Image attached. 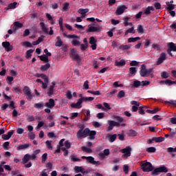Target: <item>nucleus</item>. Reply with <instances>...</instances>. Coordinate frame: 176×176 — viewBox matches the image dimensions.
I'll return each mask as SVG.
<instances>
[{
	"label": "nucleus",
	"instance_id": "nucleus-1",
	"mask_svg": "<svg viewBox=\"0 0 176 176\" xmlns=\"http://www.w3.org/2000/svg\"><path fill=\"white\" fill-rule=\"evenodd\" d=\"M96 131H90V129L86 128L84 130H78L77 132V138L82 140V138H86L87 135L89 136V140H94L96 138Z\"/></svg>",
	"mask_w": 176,
	"mask_h": 176
},
{
	"label": "nucleus",
	"instance_id": "nucleus-2",
	"mask_svg": "<svg viewBox=\"0 0 176 176\" xmlns=\"http://www.w3.org/2000/svg\"><path fill=\"white\" fill-rule=\"evenodd\" d=\"M152 71H153V69L150 68L147 69L145 65H142L140 72V76H142L143 78H146L149 76L150 74H152Z\"/></svg>",
	"mask_w": 176,
	"mask_h": 176
},
{
	"label": "nucleus",
	"instance_id": "nucleus-3",
	"mask_svg": "<svg viewBox=\"0 0 176 176\" xmlns=\"http://www.w3.org/2000/svg\"><path fill=\"white\" fill-rule=\"evenodd\" d=\"M142 170H143L144 173H149V171H152L153 170V166L151 162L143 161L142 162Z\"/></svg>",
	"mask_w": 176,
	"mask_h": 176
},
{
	"label": "nucleus",
	"instance_id": "nucleus-4",
	"mask_svg": "<svg viewBox=\"0 0 176 176\" xmlns=\"http://www.w3.org/2000/svg\"><path fill=\"white\" fill-rule=\"evenodd\" d=\"M168 169L165 166H161L159 168H156L151 172L152 175H159L160 173H167Z\"/></svg>",
	"mask_w": 176,
	"mask_h": 176
},
{
	"label": "nucleus",
	"instance_id": "nucleus-5",
	"mask_svg": "<svg viewBox=\"0 0 176 176\" xmlns=\"http://www.w3.org/2000/svg\"><path fill=\"white\" fill-rule=\"evenodd\" d=\"M120 152L121 153H124L122 155V157L123 159H127V157H129V156H131V147L126 146L125 148L121 149Z\"/></svg>",
	"mask_w": 176,
	"mask_h": 176
},
{
	"label": "nucleus",
	"instance_id": "nucleus-6",
	"mask_svg": "<svg viewBox=\"0 0 176 176\" xmlns=\"http://www.w3.org/2000/svg\"><path fill=\"white\" fill-rule=\"evenodd\" d=\"M23 91L25 96H26L27 100H28L29 101H31L32 98H34V95L31 94V89H30L29 87L28 86L24 87Z\"/></svg>",
	"mask_w": 176,
	"mask_h": 176
},
{
	"label": "nucleus",
	"instance_id": "nucleus-7",
	"mask_svg": "<svg viewBox=\"0 0 176 176\" xmlns=\"http://www.w3.org/2000/svg\"><path fill=\"white\" fill-rule=\"evenodd\" d=\"M82 159H86L89 163L91 164H94V166H100L101 164V162L100 161H96L94 160V157L89 156V157H86V156H82L81 157Z\"/></svg>",
	"mask_w": 176,
	"mask_h": 176
},
{
	"label": "nucleus",
	"instance_id": "nucleus-8",
	"mask_svg": "<svg viewBox=\"0 0 176 176\" xmlns=\"http://www.w3.org/2000/svg\"><path fill=\"white\" fill-rule=\"evenodd\" d=\"M101 28L100 26H94V25H89L86 30L87 32H100Z\"/></svg>",
	"mask_w": 176,
	"mask_h": 176
},
{
	"label": "nucleus",
	"instance_id": "nucleus-9",
	"mask_svg": "<svg viewBox=\"0 0 176 176\" xmlns=\"http://www.w3.org/2000/svg\"><path fill=\"white\" fill-rule=\"evenodd\" d=\"M149 83V81L147 80L140 82L136 80L133 82V87H140V86H148Z\"/></svg>",
	"mask_w": 176,
	"mask_h": 176
},
{
	"label": "nucleus",
	"instance_id": "nucleus-10",
	"mask_svg": "<svg viewBox=\"0 0 176 176\" xmlns=\"http://www.w3.org/2000/svg\"><path fill=\"white\" fill-rule=\"evenodd\" d=\"M70 57L76 60V61H80V57L76 53V50L75 49H72L70 51Z\"/></svg>",
	"mask_w": 176,
	"mask_h": 176
},
{
	"label": "nucleus",
	"instance_id": "nucleus-11",
	"mask_svg": "<svg viewBox=\"0 0 176 176\" xmlns=\"http://www.w3.org/2000/svg\"><path fill=\"white\" fill-rule=\"evenodd\" d=\"M70 39H73L72 41V45L73 46H79L80 45V38L74 34V37H71Z\"/></svg>",
	"mask_w": 176,
	"mask_h": 176
},
{
	"label": "nucleus",
	"instance_id": "nucleus-12",
	"mask_svg": "<svg viewBox=\"0 0 176 176\" xmlns=\"http://www.w3.org/2000/svg\"><path fill=\"white\" fill-rule=\"evenodd\" d=\"M168 50H167V52L168 54H170V56H173V54L171 53V52H176L175 44L174 43H168Z\"/></svg>",
	"mask_w": 176,
	"mask_h": 176
},
{
	"label": "nucleus",
	"instance_id": "nucleus-13",
	"mask_svg": "<svg viewBox=\"0 0 176 176\" xmlns=\"http://www.w3.org/2000/svg\"><path fill=\"white\" fill-rule=\"evenodd\" d=\"M2 46L6 52H12L13 50V45H10V43L8 41L3 42Z\"/></svg>",
	"mask_w": 176,
	"mask_h": 176
},
{
	"label": "nucleus",
	"instance_id": "nucleus-14",
	"mask_svg": "<svg viewBox=\"0 0 176 176\" xmlns=\"http://www.w3.org/2000/svg\"><path fill=\"white\" fill-rule=\"evenodd\" d=\"M125 9H127V7L126 6H120L117 8V10L116 11V14L117 16H120V14H123L124 13Z\"/></svg>",
	"mask_w": 176,
	"mask_h": 176
},
{
	"label": "nucleus",
	"instance_id": "nucleus-15",
	"mask_svg": "<svg viewBox=\"0 0 176 176\" xmlns=\"http://www.w3.org/2000/svg\"><path fill=\"white\" fill-rule=\"evenodd\" d=\"M83 102V99L81 98H80L76 103H72L71 104L72 108H76L77 109H80L82 108V104Z\"/></svg>",
	"mask_w": 176,
	"mask_h": 176
},
{
	"label": "nucleus",
	"instance_id": "nucleus-16",
	"mask_svg": "<svg viewBox=\"0 0 176 176\" xmlns=\"http://www.w3.org/2000/svg\"><path fill=\"white\" fill-rule=\"evenodd\" d=\"M55 106L56 102H54V99L53 98L50 99L48 102L45 104V107H46V108H50V109H52V108H54Z\"/></svg>",
	"mask_w": 176,
	"mask_h": 176
},
{
	"label": "nucleus",
	"instance_id": "nucleus-17",
	"mask_svg": "<svg viewBox=\"0 0 176 176\" xmlns=\"http://www.w3.org/2000/svg\"><path fill=\"white\" fill-rule=\"evenodd\" d=\"M89 43L91 45V47L92 49V50H96V49H97V40H96V38L93 36L90 37L89 38Z\"/></svg>",
	"mask_w": 176,
	"mask_h": 176
},
{
	"label": "nucleus",
	"instance_id": "nucleus-18",
	"mask_svg": "<svg viewBox=\"0 0 176 176\" xmlns=\"http://www.w3.org/2000/svg\"><path fill=\"white\" fill-rule=\"evenodd\" d=\"M131 105H135L131 107V111L132 112H137L138 111V107H140V102H137L135 100H133L131 102Z\"/></svg>",
	"mask_w": 176,
	"mask_h": 176
},
{
	"label": "nucleus",
	"instance_id": "nucleus-19",
	"mask_svg": "<svg viewBox=\"0 0 176 176\" xmlns=\"http://www.w3.org/2000/svg\"><path fill=\"white\" fill-rule=\"evenodd\" d=\"M166 53L162 52L160 54V58L157 61V65H160V64H162V63L164 61V60H166Z\"/></svg>",
	"mask_w": 176,
	"mask_h": 176
},
{
	"label": "nucleus",
	"instance_id": "nucleus-20",
	"mask_svg": "<svg viewBox=\"0 0 176 176\" xmlns=\"http://www.w3.org/2000/svg\"><path fill=\"white\" fill-rule=\"evenodd\" d=\"M30 160H32V156L30 154H25L22 159V162L23 164H26Z\"/></svg>",
	"mask_w": 176,
	"mask_h": 176
},
{
	"label": "nucleus",
	"instance_id": "nucleus-21",
	"mask_svg": "<svg viewBox=\"0 0 176 176\" xmlns=\"http://www.w3.org/2000/svg\"><path fill=\"white\" fill-rule=\"evenodd\" d=\"M12 134H14V131L11 130L7 134L3 135H2V138L5 141H8V140H9L12 137Z\"/></svg>",
	"mask_w": 176,
	"mask_h": 176
},
{
	"label": "nucleus",
	"instance_id": "nucleus-22",
	"mask_svg": "<svg viewBox=\"0 0 176 176\" xmlns=\"http://www.w3.org/2000/svg\"><path fill=\"white\" fill-rule=\"evenodd\" d=\"M75 173H82V174H86L87 170H85L83 166H75L74 167Z\"/></svg>",
	"mask_w": 176,
	"mask_h": 176
},
{
	"label": "nucleus",
	"instance_id": "nucleus-23",
	"mask_svg": "<svg viewBox=\"0 0 176 176\" xmlns=\"http://www.w3.org/2000/svg\"><path fill=\"white\" fill-rule=\"evenodd\" d=\"M31 146V144L29 143L25 144H21L19 145L16 149L17 151H23V149H27V148H30Z\"/></svg>",
	"mask_w": 176,
	"mask_h": 176
},
{
	"label": "nucleus",
	"instance_id": "nucleus-24",
	"mask_svg": "<svg viewBox=\"0 0 176 176\" xmlns=\"http://www.w3.org/2000/svg\"><path fill=\"white\" fill-rule=\"evenodd\" d=\"M57 41L55 43V46H56V47H61V46H63V41L61 40V37H60L59 36L56 37Z\"/></svg>",
	"mask_w": 176,
	"mask_h": 176
},
{
	"label": "nucleus",
	"instance_id": "nucleus-25",
	"mask_svg": "<svg viewBox=\"0 0 176 176\" xmlns=\"http://www.w3.org/2000/svg\"><path fill=\"white\" fill-rule=\"evenodd\" d=\"M117 121L118 122H115L114 121V127H120V123H122V122H123V118H120V117H116Z\"/></svg>",
	"mask_w": 176,
	"mask_h": 176
},
{
	"label": "nucleus",
	"instance_id": "nucleus-26",
	"mask_svg": "<svg viewBox=\"0 0 176 176\" xmlns=\"http://www.w3.org/2000/svg\"><path fill=\"white\" fill-rule=\"evenodd\" d=\"M50 68V63H46L45 65H41L40 69L42 72H45V71H47Z\"/></svg>",
	"mask_w": 176,
	"mask_h": 176
},
{
	"label": "nucleus",
	"instance_id": "nucleus-27",
	"mask_svg": "<svg viewBox=\"0 0 176 176\" xmlns=\"http://www.w3.org/2000/svg\"><path fill=\"white\" fill-rule=\"evenodd\" d=\"M131 47V45H122L118 47V50H129Z\"/></svg>",
	"mask_w": 176,
	"mask_h": 176
},
{
	"label": "nucleus",
	"instance_id": "nucleus-28",
	"mask_svg": "<svg viewBox=\"0 0 176 176\" xmlns=\"http://www.w3.org/2000/svg\"><path fill=\"white\" fill-rule=\"evenodd\" d=\"M115 65L116 67H123V65H126V61L124 60H121L120 61L116 60L115 62Z\"/></svg>",
	"mask_w": 176,
	"mask_h": 176
},
{
	"label": "nucleus",
	"instance_id": "nucleus-29",
	"mask_svg": "<svg viewBox=\"0 0 176 176\" xmlns=\"http://www.w3.org/2000/svg\"><path fill=\"white\" fill-rule=\"evenodd\" d=\"M34 107L36 108V109H43V107H45V104L41 102L34 104Z\"/></svg>",
	"mask_w": 176,
	"mask_h": 176
},
{
	"label": "nucleus",
	"instance_id": "nucleus-30",
	"mask_svg": "<svg viewBox=\"0 0 176 176\" xmlns=\"http://www.w3.org/2000/svg\"><path fill=\"white\" fill-rule=\"evenodd\" d=\"M151 10L153 11L155 10V8H153V6L147 7L146 10L144 11V14H151Z\"/></svg>",
	"mask_w": 176,
	"mask_h": 176
},
{
	"label": "nucleus",
	"instance_id": "nucleus-31",
	"mask_svg": "<svg viewBox=\"0 0 176 176\" xmlns=\"http://www.w3.org/2000/svg\"><path fill=\"white\" fill-rule=\"evenodd\" d=\"M34 76H36V78H42V79H44L45 82H47V77L44 74H36Z\"/></svg>",
	"mask_w": 176,
	"mask_h": 176
},
{
	"label": "nucleus",
	"instance_id": "nucleus-32",
	"mask_svg": "<svg viewBox=\"0 0 176 176\" xmlns=\"http://www.w3.org/2000/svg\"><path fill=\"white\" fill-rule=\"evenodd\" d=\"M40 26L43 32H45V34H47L49 32V30H47V28H46V26L45 25V23L41 22L40 23Z\"/></svg>",
	"mask_w": 176,
	"mask_h": 176
},
{
	"label": "nucleus",
	"instance_id": "nucleus-33",
	"mask_svg": "<svg viewBox=\"0 0 176 176\" xmlns=\"http://www.w3.org/2000/svg\"><path fill=\"white\" fill-rule=\"evenodd\" d=\"M39 153H41V149L34 151L32 155H32V160H35V159H36V155H39Z\"/></svg>",
	"mask_w": 176,
	"mask_h": 176
},
{
	"label": "nucleus",
	"instance_id": "nucleus-34",
	"mask_svg": "<svg viewBox=\"0 0 176 176\" xmlns=\"http://www.w3.org/2000/svg\"><path fill=\"white\" fill-rule=\"evenodd\" d=\"M129 34H135V30H134V26H132L131 28L128 29L125 32V36L129 35Z\"/></svg>",
	"mask_w": 176,
	"mask_h": 176
},
{
	"label": "nucleus",
	"instance_id": "nucleus-35",
	"mask_svg": "<svg viewBox=\"0 0 176 176\" xmlns=\"http://www.w3.org/2000/svg\"><path fill=\"white\" fill-rule=\"evenodd\" d=\"M63 6L62 8L63 12H67L68 9H69V3L65 2L63 3Z\"/></svg>",
	"mask_w": 176,
	"mask_h": 176
},
{
	"label": "nucleus",
	"instance_id": "nucleus-36",
	"mask_svg": "<svg viewBox=\"0 0 176 176\" xmlns=\"http://www.w3.org/2000/svg\"><path fill=\"white\" fill-rule=\"evenodd\" d=\"M161 83H165L167 86H171L172 85H175V81L171 80H166L165 81H161Z\"/></svg>",
	"mask_w": 176,
	"mask_h": 176
},
{
	"label": "nucleus",
	"instance_id": "nucleus-37",
	"mask_svg": "<svg viewBox=\"0 0 176 176\" xmlns=\"http://www.w3.org/2000/svg\"><path fill=\"white\" fill-rule=\"evenodd\" d=\"M45 145L47 149L52 151L53 149V146L52 145V140H47L45 142Z\"/></svg>",
	"mask_w": 176,
	"mask_h": 176
},
{
	"label": "nucleus",
	"instance_id": "nucleus-38",
	"mask_svg": "<svg viewBox=\"0 0 176 176\" xmlns=\"http://www.w3.org/2000/svg\"><path fill=\"white\" fill-rule=\"evenodd\" d=\"M140 39H141V38L140 37H131L128 39V43H134V42H137V41H140Z\"/></svg>",
	"mask_w": 176,
	"mask_h": 176
},
{
	"label": "nucleus",
	"instance_id": "nucleus-39",
	"mask_svg": "<svg viewBox=\"0 0 176 176\" xmlns=\"http://www.w3.org/2000/svg\"><path fill=\"white\" fill-rule=\"evenodd\" d=\"M88 12H89V9L87 8H85V9L80 8L78 10V13H80V14H82V16L86 14V13H88Z\"/></svg>",
	"mask_w": 176,
	"mask_h": 176
},
{
	"label": "nucleus",
	"instance_id": "nucleus-40",
	"mask_svg": "<svg viewBox=\"0 0 176 176\" xmlns=\"http://www.w3.org/2000/svg\"><path fill=\"white\" fill-rule=\"evenodd\" d=\"M47 90V94L50 97V96H52L54 91V87L53 86H50Z\"/></svg>",
	"mask_w": 176,
	"mask_h": 176
},
{
	"label": "nucleus",
	"instance_id": "nucleus-41",
	"mask_svg": "<svg viewBox=\"0 0 176 176\" xmlns=\"http://www.w3.org/2000/svg\"><path fill=\"white\" fill-rule=\"evenodd\" d=\"M116 134L114 135H109V142H113L116 140Z\"/></svg>",
	"mask_w": 176,
	"mask_h": 176
},
{
	"label": "nucleus",
	"instance_id": "nucleus-42",
	"mask_svg": "<svg viewBox=\"0 0 176 176\" xmlns=\"http://www.w3.org/2000/svg\"><path fill=\"white\" fill-rule=\"evenodd\" d=\"M166 5L168 6L167 8L168 10H170V11L173 10V9L175 8V5L170 4L169 1L166 2Z\"/></svg>",
	"mask_w": 176,
	"mask_h": 176
},
{
	"label": "nucleus",
	"instance_id": "nucleus-43",
	"mask_svg": "<svg viewBox=\"0 0 176 176\" xmlns=\"http://www.w3.org/2000/svg\"><path fill=\"white\" fill-rule=\"evenodd\" d=\"M153 140L155 141V142H163V141H164V138L163 137L153 138Z\"/></svg>",
	"mask_w": 176,
	"mask_h": 176
},
{
	"label": "nucleus",
	"instance_id": "nucleus-44",
	"mask_svg": "<svg viewBox=\"0 0 176 176\" xmlns=\"http://www.w3.org/2000/svg\"><path fill=\"white\" fill-rule=\"evenodd\" d=\"M12 91H14V93H17L18 94H20V93H22L21 89H20V87H13Z\"/></svg>",
	"mask_w": 176,
	"mask_h": 176
},
{
	"label": "nucleus",
	"instance_id": "nucleus-45",
	"mask_svg": "<svg viewBox=\"0 0 176 176\" xmlns=\"http://www.w3.org/2000/svg\"><path fill=\"white\" fill-rule=\"evenodd\" d=\"M14 27H15V29H16V28H22L23 23H19V21H15L14 23Z\"/></svg>",
	"mask_w": 176,
	"mask_h": 176
},
{
	"label": "nucleus",
	"instance_id": "nucleus-46",
	"mask_svg": "<svg viewBox=\"0 0 176 176\" xmlns=\"http://www.w3.org/2000/svg\"><path fill=\"white\" fill-rule=\"evenodd\" d=\"M17 5V2L11 3L8 5V8L7 10L9 9H16V6Z\"/></svg>",
	"mask_w": 176,
	"mask_h": 176
},
{
	"label": "nucleus",
	"instance_id": "nucleus-47",
	"mask_svg": "<svg viewBox=\"0 0 176 176\" xmlns=\"http://www.w3.org/2000/svg\"><path fill=\"white\" fill-rule=\"evenodd\" d=\"M32 53H34V50H29L26 52V58H30L31 56H32Z\"/></svg>",
	"mask_w": 176,
	"mask_h": 176
},
{
	"label": "nucleus",
	"instance_id": "nucleus-48",
	"mask_svg": "<svg viewBox=\"0 0 176 176\" xmlns=\"http://www.w3.org/2000/svg\"><path fill=\"white\" fill-rule=\"evenodd\" d=\"M42 41H43V38L39 37L36 41L32 42L33 46H36V45H39L41 42H42Z\"/></svg>",
	"mask_w": 176,
	"mask_h": 176
},
{
	"label": "nucleus",
	"instance_id": "nucleus-49",
	"mask_svg": "<svg viewBox=\"0 0 176 176\" xmlns=\"http://www.w3.org/2000/svg\"><path fill=\"white\" fill-rule=\"evenodd\" d=\"M39 176H49V173H47V169H43L41 173Z\"/></svg>",
	"mask_w": 176,
	"mask_h": 176
},
{
	"label": "nucleus",
	"instance_id": "nucleus-50",
	"mask_svg": "<svg viewBox=\"0 0 176 176\" xmlns=\"http://www.w3.org/2000/svg\"><path fill=\"white\" fill-rule=\"evenodd\" d=\"M137 31L138 34H144V28H142V25L138 26Z\"/></svg>",
	"mask_w": 176,
	"mask_h": 176
},
{
	"label": "nucleus",
	"instance_id": "nucleus-51",
	"mask_svg": "<svg viewBox=\"0 0 176 176\" xmlns=\"http://www.w3.org/2000/svg\"><path fill=\"white\" fill-rule=\"evenodd\" d=\"M146 152H148L149 153H153L156 152V148L148 147L146 148Z\"/></svg>",
	"mask_w": 176,
	"mask_h": 176
},
{
	"label": "nucleus",
	"instance_id": "nucleus-52",
	"mask_svg": "<svg viewBox=\"0 0 176 176\" xmlns=\"http://www.w3.org/2000/svg\"><path fill=\"white\" fill-rule=\"evenodd\" d=\"M22 46H25V47H32V44L28 41H25L22 43Z\"/></svg>",
	"mask_w": 176,
	"mask_h": 176
},
{
	"label": "nucleus",
	"instance_id": "nucleus-53",
	"mask_svg": "<svg viewBox=\"0 0 176 176\" xmlns=\"http://www.w3.org/2000/svg\"><path fill=\"white\" fill-rule=\"evenodd\" d=\"M125 94H126V93L124 92V91L122 90L118 93L117 97H118V98H123V97H124Z\"/></svg>",
	"mask_w": 176,
	"mask_h": 176
},
{
	"label": "nucleus",
	"instance_id": "nucleus-54",
	"mask_svg": "<svg viewBox=\"0 0 176 176\" xmlns=\"http://www.w3.org/2000/svg\"><path fill=\"white\" fill-rule=\"evenodd\" d=\"M129 19H130V17H129V16H125L123 18L124 27H127V25H129Z\"/></svg>",
	"mask_w": 176,
	"mask_h": 176
},
{
	"label": "nucleus",
	"instance_id": "nucleus-55",
	"mask_svg": "<svg viewBox=\"0 0 176 176\" xmlns=\"http://www.w3.org/2000/svg\"><path fill=\"white\" fill-rule=\"evenodd\" d=\"M44 124H45V122H43V121L38 122V125L36 127V130L38 131L39 129H41V127H43Z\"/></svg>",
	"mask_w": 176,
	"mask_h": 176
},
{
	"label": "nucleus",
	"instance_id": "nucleus-56",
	"mask_svg": "<svg viewBox=\"0 0 176 176\" xmlns=\"http://www.w3.org/2000/svg\"><path fill=\"white\" fill-rule=\"evenodd\" d=\"M48 83H49V79H47V81L44 80V82H41V85H42L41 87H42V89H47Z\"/></svg>",
	"mask_w": 176,
	"mask_h": 176
},
{
	"label": "nucleus",
	"instance_id": "nucleus-57",
	"mask_svg": "<svg viewBox=\"0 0 176 176\" xmlns=\"http://www.w3.org/2000/svg\"><path fill=\"white\" fill-rule=\"evenodd\" d=\"M129 72L131 75H135V74L137 73V68L130 67Z\"/></svg>",
	"mask_w": 176,
	"mask_h": 176
},
{
	"label": "nucleus",
	"instance_id": "nucleus-58",
	"mask_svg": "<svg viewBox=\"0 0 176 176\" xmlns=\"http://www.w3.org/2000/svg\"><path fill=\"white\" fill-rule=\"evenodd\" d=\"M82 150L84 151V152H87V153H91L92 151L91 148H89L86 146H82Z\"/></svg>",
	"mask_w": 176,
	"mask_h": 176
},
{
	"label": "nucleus",
	"instance_id": "nucleus-59",
	"mask_svg": "<svg viewBox=\"0 0 176 176\" xmlns=\"http://www.w3.org/2000/svg\"><path fill=\"white\" fill-rule=\"evenodd\" d=\"M161 76H162V78H164V79H167V78H168V76H170V75L166 72H163L161 74Z\"/></svg>",
	"mask_w": 176,
	"mask_h": 176
},
{
	"label": "nucleus",
	"instance_id": "nucleus-60",
	"mask_svg": "<svg viewBox=\"0 0 176 176\" xmlns=\"http://www.w3.org/2000/svg\"><path fill=\"white\" fill-rule=\"evenodd\" d=\"M47 160V153H44L41 157V162L42 163H45L46 160Z\"/></svg>",
	"mask_w": 176,
	"mask_h": 176
},
{
	"label": "nucleus",
	"instance_id": "nucleus-61",
	"mask_svg": "<svg viewBox=\"0 0 176 176\" xmlns=\"http://www.w3.org/2000/svg\"><path fill=\"white\" fill-rule=\"evenodd\" d=\"M64 145L65 146V149H69V148H71V142H69L68 140L65 142Z\"/></svg>",
	"mask_w": 176,
	"mask_h": 176
},
{
	"label": "nucleus",
	"instance_id": "nucleus-62",
	"mask_svg": "<svg viewBox=\"0 0 176 176\" xmlns=\"http://www.w3.org/2000/svg\"><path fill=\"white\" fill-rule=\"evenodd\" d=\"M82 101H93L94 100V97H82Z\"/></svg>",
	"mask_w": 176,
	"mask_h": 176
},
{
	"label": "nucleus",
	"instance_id": "nucleus-63",
	"mask_svg": "<svg viewBox=\"0 0 176 176\" xmlns=\"http://www.w3.org/2000/svg\"><path fill=\"white\" fill-rule=\"evenodd\" d=\"M83 89L85 90H89V80H86L83 84Z\"/></svg>",
	"mask_w": 176,
	"mask_h": 176
},
{
	"label": "nucleus",
	"instance_id": "nucleus-64",
	"mask_svg": "<svg viewBox=\"0 0 176 176\" xmlns=\"http://www.w3.org/2000/svg\"><path fill=\"white\" fill-rule=\"evenodd\" d=\"M117 90L114 89L112 91L109 92L107 96V97H113V94H116V93H117Z\"/></svg>",
	"mask_w": 176,
	"mask_h": 176
}]
</instances>
